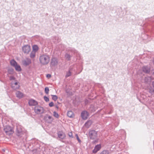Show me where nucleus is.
Masks as SVG:
<instances>
[{"label":"nucleus","instance_id":"22","mask_svg":"<svg viewBox=\"0 0 154 154\" xmlns=\"http://www.w3.org/2000/svg\"><path fill=\"white\" fill-rule=\"evenodd\" d=\"M53 115L54 116L57 118H58L59 117V115H58V113H57L55 111L54 112H53Z\"/></svg>","mask_w":154,"mask_h":154},{"label":"nucleus","instance_id":"24","mask_svg":"<svg viewBox=\"0 0 154 154\" xmlns=\"http://www.w3.org/2000/svg\"><path fill=\"white\" fill-rule=\"evenodd\" d=\"M49 89L48 87H46L45 88V93L48 94L49 93Z\"/></svg>","mask_w":154,"mask_h":154},{"label":"nucleus","instance_id":"7","mask_svg":"<svg viewBox=\"0 0 154 154\" xmlns=\"http://www.w3.org/2000/svg\"><path fill=\"white\" fill-rule=\"evenodd\" d=\"M81 117L84 120H86L89 116V113L86 111H83L81 113Z\"/></svg>","mask_w":154,"mask_h":154},{"label":"nucleus","instance_id":"6","mask_svg":"<svg viewBox=\"0 0 154 154\" xmlns=\"http://www.w3.org/2000/svg\"><path fill=\"white\" fill-rule=\"evenodd\" d=\"M11 86L12 88L14 90L18 89L20 87L19 83L17 82H12Z\"/></svg>","mask_w":154,"mask_h":154},{"label":"nucleus","instance_id":"23","mask_svg":"<svg viewBox=\"0 0 154 154\" xmlns=\"http://www.w3.org/2000/svg\"><path fill=\"white\" fill-rule=\"evenodd\" d=\"M65 57L66 59L68 60H69L70 58V55L67 54H66L65 55Z\"/></svg>","mask_w":154,"mask_h":154},{"label":"nucleus","instance_id":"2","mask_svg":"<svg viewBox=\"0 0 154 154\" xmlns=\"http://www.w3.org/2000/svg\"><path fill=\"white\" fill-rule=\"evenodd\" d=\"M50 57L47 55H43L40 57L39 60L42 65L47 64L50 61Z\"/></svg>","mask_w":154,"mask_h":154},{"label":"nucleus","instance_id":"19","mask_svg":"<svg viewBox=\"0 0 154 154\" xmlns=\"http://www.w3.org/2000/svg\"><path fill=\"white\" fill-rule=\"evenodd\" d=\"M92 124V122L91 121H88L85 124V126L87 127H89Z\"/></svg>","mask_w":154,"mask_h":154},{"label":"nucleus","instance_id":"12","mask_svg":"<svg viewBox=\"0 0 154 154\" xmlns=\"http://www.w3.org/2000/svg\"><path fill=\"white\" fill-rule=\"evenodd\" d=\"M16 96L19 98H21L23 97V94L20 91H18L16 92Z\"/></svg>","mask_w":154,"mask_h":154},{"label":"nucleus","instance_id":"9","mask_svg":"<svg viewBox=\"0 0 154 154\" xmlns=\"http://www.w3.org/2000/svg\"><path fill=\"white\" fill-rule=\"evenodd\" d=\"M101 148V145L100 144H98L97 145L94 147V149L93 150V152L95 153L97 151H99Z\"/></svg>","mask_w":154,"mask_h":154},{"label":"nucleus","instance_id":"17","mask_svg":"<svg viewBox=\"0 0 154 154\" xmlns=\"http://www.w3.org/2000/svg\"><path fill=\"white\" fill-rule=\"evenodd\" d=\"M32 50L33 51L36 52L37 51L38 49V46L36 45H34L32 47Z\"/></svg>","mask_w":154,"mask_h":154},{"label":"nucleus","instance_id":"8","mask_svg":"<svg viewBox=\"0 0 154 154\" xmlns=\"http://www.w3.org/2000/svg\"><path fill=\"white\" fill-rule=\"evenodd\" d=\"M29 104L30 106H35L37 105L38 102L35 100L31 99L29 100Z\"/></svg>","mask_w":154,"mask_h":154},{"label":"nucleus","instance_id":"4","mask_svg":"<svg viewBox=\"0 0 154 154\" xmlns=\"http://www.w3.org/2000/svg\"><path fill=\"white\" fill-rule=\"evenodd\" d=\"M34 111L37 114H41L44 112V110L43 107L38 106L35 107Z\"/></svg>","mask_w":154,"mask_h":154},{"label":"nucleus","instance_id":"25","mask_svg":"<svg viewBox=\"0 0 154 154\" xmlns=\"http://www.w3.org/2000/svg\"><path fill=\"white\" fill-rule=\"evenodd\" d=\"M68 135L69 137L71 138H73V136L72 133V132H69L68 133Z\"/></svg>","mask_w":154,"mask_h":154},{"label":"nucleus","instance_id":"10","mask_svg":"<svg viewBox=\"0 0 154 154\" xmlns=\"http://www.w3.org/2000/svg\"><path fill=\"white\" fill-rule=\"evenodd\" d=\"M58 136L59 138L61 139H63L66 137L65 134L61 131H59L58 132Z\"/></svg>","mask_w":154,"mask_h":154},{"label":"nucleus","instance_id":"1","mask_svg":"<svg viewBox=\"0 0 154 154\" xmlns=\"http://www.w3.org/2000/svg\"><path fill=\"white\" fill-rule=\"evenodd\" d=\"M89 136L90 139L93 140V142L95 143L97 142L99 138L97 136V132L94 130L90 131L89 133Z\"/></svg>","mask_w":154,"mask_h":154},{"label":"nucleus","instance_id":"30","mask_svg":"<svg viewBox=\"0 0 154 154\" xmlns=\"http://www.w3.org/2000/svg\"><path fill=\"white\" fill-rule=\"evenodd\" d=\"M10 80H14L15 79V78L12 76H11L10 77Z\"/></svg>","mask_w":154,"mask_h":154},{"label":"nucleus","instance_id":"18","mask_svg":"<svg viewBox=\"0 0 154 154\" xmlns=\"http://www.w3.org/2000/svg\"><path fill=\"white\" fill-rule=\"evenodd\" d=\"M14 67L15 69L17 71H21V69L19 65L17 64Z\"/></svg>","mask_w":154,"mask_h":154},{"label":"nucleus","instance_id":"14","mask_svg":"<svg viewBox=\"0 0 154 154\" xmlns=\"http://www.w3.org/2000/svg\"><path fill=\"white\" fill-rule=\"evenodd\" d=\"M142 69L143 72L146 73H148L150 71V69L146 66L143 67Z\"/></svg>","mask_w":154,"mask_h":154},{"label":"nucleus","instance_id":"31","mask_svg":"<svg viewBox=\"0 0 154 154\" xmlns=\"http://www.w3.org/2000/svg\"><path fill=\"white\" fill-rule=\"evenodd\" d=\"M51 76V75L49 74H47L46 75V77L47 78H50Z\"/></svg>","mask_w":154,"mask_h":154},{"label":"nucleus","instance_id":"32","mask_svg":"<svg viewBox=\"0 0 154 154\" xmlns=\"http://www.w3.org/2000/svg\"><path fill=\"white\" fill-rule=\"evenodd\" d=\"M70 75H71L70 73L69 72V73H68L67 74V75H66V76L68 77V76H69Z\"/></svg>","mask_w":154,"mask_h":154},{"label":"nucleus","instance_id":"36","mask_svg":"<svg viewBox=\"0 0 154 154\" xmlns=\"http://www.w3.org/2000/svg\"><path fill=\"white\" fill-rule=\"evenodd\" d=\"M153 92H154V90H153Z\"/></svg>","mask_w":154,"mask_h":154},{"label":"nucleus","instance_id":"34","mask_svg":"<svg viewBox=\"0 0 154 154\" xmlns=\"http://www.w3.org/2000/svg\"><path fill=\"white\" fill-rule=\"evenodd\" d=\"M56 108H57V109H58V106H56Z\"/></svg>","mask_w":154,"mask_h":154},{"label":"nucleus","instance_id":"5","mask_svg":"<svg viewBox=\"0 0 154 154\" xmlns=\"http://www.w3.org/2000/svg\"><path fill=\"white\" fill-rule=\"evenodd\" d=\"M31 47L28 45L24 46L22 47V51L25 54H28L31 51Z\"/></svg>","mask_w":154,"mask_h":154},{"label":"nucleus","instance_id":"29","mask_svg":"<svg viewBox=\"0 0 154 154\" xmlns=\"http://www.w3.org/2000/svg\"><path fill=\"white\" fill-rule=\"evenodd\" d=\"M49 105L51 107H52L54 105V103L53 102H51L49 103Z\"/></svg>","mask_w":154,"mask_h":154},{"label":"nucleus","instance_id":"20","mask_svg":"<svg viewBox=\"0 0 154 154\" xmlns=\"http://www.w3.org/2000/svg\"><path fill=\"white\" fill-rule=\"evenodd\" d=\"M35 56V52L32 51L30 54V57L31 58H34Z\"/></svg>","mask_w":154,"mask_h":154},{"label":"nucleus","instance_id":"33","mask_svg":"<svg viewBox=\"0 0 154 154\" xmlns=\"http://www.w3.org/2000/svg\"><path fill=\"white\" fill-rule=\"evenodd\" d=\"M152 85L153 87L154 88V81L152 82Z\"/></svg>","mask_w":154,"mask_h":154},{"label":"nucleus","instance_id":"13","mask_svg":"<svg viewBox=\"0 0 154 154\" xmlns=\"http://www.w3.org/2000/svg\"><path fill=\"white\" fill-rule=\"evenodd\" d=\"M57 59L55 58H53L52 59L51 62V65L52 66H54L57 64Z\"/></svg>","mask_w":154,"mask_h":154},{"label":"nucleus","instance_id":"35","mask_svg":"<svg viewBox=\"0 0 154 154\" xmlns=\"http://www.w3.org/2000/svg\"><path fill=\"white\" fill-rule=\"evenodd\" d=\"M48 118H49V119H51V116H49L48 117Z\"/></svg>","mask_w":154,"mask_h":154},{"label":"nucleus","instance_id":"3","mask_svg":"<svg viewBox=\"0 0 154 154\" xmlns=\"http://www.w3.org/2000/svg\"><path fill=\"white\" fill-rule=\"evenodd\" d=\"M4 130L7 135H10L14 133L12 128L9 125H7L5 127Z\"/></svg>","mask_w":154,"mask_h":154},{"label":"nucleus","instance_id":"27","mask_svg":"<svg viewBox=\"0 0 154 154\" xmlns=\"http://www.w3.org/2000/svg\"><path fill=\"white\" fill-rule=\"evenodd\" d=\"M75 136L76 137L77 140H78V141H79V143H81V141L79 139L78 135L77 134H76Z\"/></svg>","mask_w":154,"mask_h":154},{"label":"nucleus","instance_id":"21","mask_svg":"<svg viewBox=\"0 0 154 154\" xmlns=\"http://www.w3.org/2000/svg\"><path fill=\"white\" fill-rule=\"evenodd\" d=\"M51 96L52 97V99L55 101H56L58 99V97L56 95H51Z\"/></svg>","mask_w":154,"mask_h":154},{"label":"nucleus","instance_id":"11","mask_svg":"<svg viewBox=\"0 0 154 154\" xmlns=\"http://www.w3.org/2000/svg\"><path fill=\"white\" fill-rule=\"evenodd\" d=\"M31 63V60L29 59H26V60L23 61V64L24 66H27L29 65Z\"/></svg>","mask_w":154,"mask_h":154},{"label":"nucleus","instance_id":"15","mask_svg":"<svg viewBox=\"0 0 154 154\" xmlns=\"http://www.w3.org/2000/svg\"><path fill=\"white\" fill-rule=\"evenodd\" d=\"M10 63L11 65L14 67H15L17 64V63L14 60H11Z\"/></svg>","mask_w":154,"mask_h":154},{"label":"nucleus","instance_id":"16","mask_svg":"<svg viewBox=\"0 0 154 154\" xmlns=\"http://www.w3.org/2000/svg\"><path fill=\"white\" fill-rule=\"evenodd\" d=\"M67 116L69 117L72 118L74 116V114L71 111H69L68 112Z\"/></svg>","mask_w":154,"mask_h":154},{"label":"nucleus","instance_id":"28","mask_svg":"<svg viewBox=\"0 0 154 154\" xmlns=\"http://www.w3.org/2000/svg\"><path fill=\"white\" fill-rule=\"evenodd\" d=\"M44 99L46 102H48L49 101V98L46 96L44 97Z\"/></svg>","mask_w":154,"mask_h":154},{"label":"nucleus","instance_id":"26","mask_svg":"<svg viewBox=\"0 0 154 154\" xmlns=\"http://www.w3.org/2000/svg\"><path fill=\"white\" fill-rule=\"evenodd\" d=\"M100 154H109L108 151L106 150L103 151Z\"/></svg>","mask_w":154,"mask_h":154}]
</instances>
